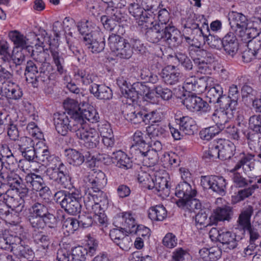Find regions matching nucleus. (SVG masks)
I'll return each mask as SVG.
<instances>
[{"mask_svg":"<svg viewBox=\"0 0 261 261\" xmlns=\"http://www.w3.org/2000/svg\"><path fill=\"white\" fill-rule=\"evenodd\" d=\"M100 20L104 28L112 32L110 35H121L124 33V24L120 25L112 16L107 14L102 15Z\"/></svg>","mask_w":261,"mask_h":261,"instance_id":"obj_26","label":"nucleus"},{"mask_svg":"<svg viewBox=\"0 0 261 261\" xmlns=\"http://www.w3.org/2000/svg\"><path fill=\"white\" fill-rule=\"evenodd\" d=\"M12 252L14 255L21 259V260L27 261L32 260L34 257L33 250L28 245H23L20 240V242H16L12 248Z\"/></svg>","mask_w":261,"mask_h":261,"instance_id":"obj_28","label":"nucleus"},{"mask_svg":"<svg viewBox=\"0 0 261 261\" xmlns=\"http://www.w3.org/2000/svg\"><path fill=\"white\" fill-rule=\"evenodd\" d=\"M84 181L88 187L83 195L87 210H93L96 212L98 207H107L108 199L106 194L102 191L107 183L105 174L101 170L90 173L85 177Z\"/></svg>","mask_w":261,"mask_h":261,"instance_id":"obj_1","label":"nucleus"},{"mask_svg":"<svg viewBox=\"0 0 261 261\" xmlns=\"http://www.w3.org/2000/svg\"><path fill=\"white\" fill-rule=\"evenodd\" d=\"M253 213V208L251 206L243 208L239 215L234 230L240 231L243 236H245L246 229L252 225L251 223V217Z\"/></svg>","mask_w":261,"mask_h":261,"instance_id":"obj_12","label":"nucleus"},{"mask_svg":"<svg viewBox=\"0 0 261 261\" xmlns=\"http://www.w3.org/2000/svg\"><path fill=\"white\" fill-rule=\"evenodd\" d=\"M12 190H7L4 195V200L12 211L21 212L24 208V201L19 196L11 195Z\"/></svg>","mask_w":261,"mask_h":261,"instance_id":"obj_27","label":"nucleus"},{"mask_svg":"<svg viewBox=\"0 0 261 261\" xmlns=\"http://www.w3.org/2000/svg\"><path fill=\"white\" fill-rule=\"evenodd\" d=\"M240 96V93L238 86L236 85H232L230 86L228 91V98L229 99L227 100V102L225 105L236 109Z\"/></svg>","mask_w":261,"mask_h":261,"instance_id":"obj_53","label":"nucleus"},{"mask_svg":"<svg viewBox=\"0 0 261 261\" xmlns=\"http://www.w3.org/2000/svg\"><path fill=\"white\" fill-rule=\"evenodd\" d=\"M106 14L113 17L115 21L119 24L127 22L129 18L128 15L120 9L107 8L106 9Z\"/></svg>","mask_w":261,"mask_h":261,"instance_id":"obj_48","label":"nucleus"},{"mask_svg":"<svg viewBox=\"0 0 261 261\" xmlns=\"http://www.w3.org/2000/svg\"><path fill=\"white\" fill-rule=\"evenodd\" d=\"M82 196L79 191L72 192L70 194L65 195L64 199L60 201V205L62 208L71 215L79 214L82 208L80 201Z\"/></svg>","mask_w":261,"mask_h":261,"instance_id":"obj_9","label":"nucleus"},{"mask_svg":"<svg viewBox=\"0 0 261 261\" xmlns=\"http://www.w3.org/2000/svg\"><path fill=\"white\" fill-rule=\"evenodd\" d=\"M155 15L156 14L154 13V11H144L143 14L138 19L139 24L141 25L145 24V27L148 29L151 27L152 25H154L153 22Z\"/></svg>","mask_w":261,"mask_h":261,"instance_id":"obj_55","label":"nucleus"},{"mask_svg":"<svg viewBox=\"0 0 261 261\" xmlns=\"http://www.w3.org/2000/svg\"><path fill=\"white\" fill-rule=\"evenodd\" d=\"M207 44L212 48L220 49L222 47V39L209 33L205 37Z\"/></svg>","mask_w":261,"mask_h":261,"instance_id":"obj_62","label":"nucleus"},{"mask_svg":"<svg viewBox=\"0 0 261 261\" xmlns=\"http://www.w3.org/2000/svg\"><path fill=\"white\" fill-rule=\"evenodd\" d=\"M79 119H82L83 121L82 122L77 121L75 122L76 124L79 123L83 124V125H87L86 124V120H88L92 123L97 122L98 121L99 117L98 113L95 109L92 107H88L87 109H81L80 112Z\"/></svg>","mask_w":261,"mask_h":261,"instance_id":"obj_38","label":"nucleus"},{"mask_svg":"<svg viewBox=\"0 0 261 261\" xmlns=\"http://www.w3.org/2000/svg\"><path fill=\"white\" fill-rule=\"evenodd\" d=\"M67 161L70 164L74 166H79L84 162V156L79 151L73 149L66 150Z\"/></svg>","mask_w":261,"mask_h":261,"instance_id":"obj_50","label":"nucleus"},{"mask_svg":"<svg viewBox=\"0 0 261 261\" xmlns=\"http://www.w3.org/2000/svg\"><path fill=\"white\" fill-rule=\"evenodd\" d=\"M146 131L151 138H165L167 134V127L166 125L159 122L155 124H151L146 128Z\"/></svg>","mask_w":261,"mask_h":261,"instance_id":"obj_39","label":"nucleus"},{"mask_svg":"<svg viewBox=\"0 0 261 261\" xmlns=\"http://www.w3.org/2000/svg\"><path fill=\"white\" fill-rule=\"evenodd\" d=\"M112 159L113 163H116V166L119 168L127 170L133 167L132 159L121 150L113 152Z\"/></svg>","mask_w":261,"mask_h":261,"instance_id":"obj_31","label":"nucleus"},{"mask_svg":"<svg viewBox=\"0 0 261 261\" xmlns=\"http://www.w3.org/2000/svg\"><path fill=\"white\" fill-rule=\"evenodd\" d=\"M36 162L41 163L43 165L49 166L48 169H52L59 164L60 158L54 154H51L47 147L43 146L42 148L37 149Z\"/></svg>","mask_w":261,"mask_h":261,"instance_id":"obj_14","label":"nucleus"},{"mask_svg":"<svg viewBox=\"0 0 261 261\" xmlns=\"http://www.w3.org/2000/svg\"><path fill=\"white\" fill-rule=\"evenodd\" d=\"M167 215V211L163 205H156L148 210V217L153 221H163Z\"/></svg>","mask_w":261,"mask_h":261,"instance_id":"obj_42","label":"nucleus"},{"mask_svg":"<svg viewBox=\"0 0 261 261\" xmlns=\"http://www.w3.org/2000/svg\"><path fill=\"white\" fill-rule=\"evenodd\" d=\"M234 110L235 109L226 105L221 106L219 109H216L212 115V119L216 124L215 126L218 127L221 131L224 129L233 117Z\"/></svg>","mask_w":261,"mask_h":261,"instance_id":"obj_7","label":"nucleus"},{"mask_svg":"<svg viewBox=\"0 0 261 261\" xmlns=\"http://www.w3.org/2000/svg\"><path fill=\"white\" fill-rule=\"evenodd\" d=\"M29 214L28 221L31 227L35 230L43 229L45 226H48L51 228H55L57 225L58 222L50 221L49 220L46 218L31 214Z\"/></svg>","mask_w":261,"mask_h":261,"instance_id":"obj_30","label":"nucleus"},{"mask_svg":"<svg viewBox=\"0 0 261 261\" xmlns=\"http://www.w3.org/2000/svg\"><path fill=\"white\" fill-rule=\"evenodd\" d=\"M116 226L123 229L126 233H133L137 227L135 219L129 213H122L116 218Z\"/></svg>","mask_w":261,"mask_h":261,"instance_id":"obj_16","label":"nucleus"},{"mask_svg":"<svg viewBox=\"0 0 261 261\" xmlns=\"http://www.w3.org/2000/svg\"><path fill=\"white\" fill-rule=\"evenodd\" d=\"M90 91L99 99L110 100L113 96L112 90L105 85L93 84L90 87Z\"/></svg>","mask_w":261,"mask_h":261,"instance_id":"obj_32","label":"nucleus"},{"mask_svg":"<svg viewBox=\"0 0 261 261\" xmlns=\"http://www.w3.org/2000/svg\"><path fill=\"white\" fill-rule=\"evenodd\" d=\"M48 204L43 202H35L29 209V214L46 218L50 221L58 222Z\"/></svg>","mask_w":261,"mask_h":261,"instance_id":"obj_18","label":"nucleus"},{"mask_svg":"<svg viewBox=\"0 0 261 261\" xmlns=\"http://www.w3.org/2000/svg\"><path fill=\"white\" fill-rule=\"evenodd\" d=\"M147 137L146 135L143 134L141 131L137 130L133 135L134 144L131 148L132 152L134 151V154H135L145 145H149L147 143Z\"/></svg>","mask_w":261,"mask_h":261,"instance_id":"obj_44","label":"nucleus"},{"mask_svg":"<svg viewBox=\"0 0 261 261\" xmlns=\"http://www.w3.org/2000/svg\"><path fill=\"white\" fill-rule=\"evenodd\" d=\"M72 130L85 147L93 149L98 145L100 137L95 129L81 123L74 124Z\"/></svg>","mask_w":261,"mask_h":261,"instance_id":"obj_3","label":"nucleus"},{"mask_svg":"<svg viewBox=\"0 0 261 261\" xmlns=\"http://www.w3.org/2000/svg\"><path fill=\"white\" fill-rule=\"evenodd\" d=\"M222 47L225 53L233 57L239 49V43L234 33L229 32L222 38Z\"/></svg>","mask_w":261,"mask_h":261,"instance_id":"obj_25","label":"nucleus"},{"mask_svg":"<svg viewBox=\"0 0 261 261\" xmlns=\"http://www.w3.org/2000/svg\"><path fill=\"white\" fill-rule=\"evenodd\" d=\"M105 36L100 31L94 32V34H87L83 37L85 46L88 51L98 54L103 50L105 46Z\"/></svg>","mask_w":261,"mask_h":261,"instance_id":"obj_8","label":"nucleus"},{"mask_svg":"<svg viewBox=\"0 0 261 261\" xmlns=\"http://www.w3.org/2000/svg\"><path fill=\"white\" fill-rule=\"evenodd\" d=\"M25 56L21 51H17L13 53L11 56V60L8 62L10 68L15 67L16 68L15 72L17 74H20L22 72V69L20 67L21 64L24 62Z\"/></svg>","mask_w":261,"mask_h":261,"instance_id":"obj_45","label":"nucleus"},{"mask_svg":"<svg viewBox=\"0 0 261 261\" xmlns=\"http://www.w3.org/2000/svg\"><path fill=\"white\" fill-rule=\"evenodd\" d=\"M75 76L77 80L86 85L92 83L96 79V77L91 73L88 69H79L75 72Z\"/></svg>","mask_w":261,"mask_h":261,"instance_id":"obj_46","label":"nucleus"},{"mask_svg":"<svg viewBox=\"0 0 261 261\" xmlns=\"http://www.w3.org/2000/svg\"><path fill=\"white\" fill-rule=\"evenodd\" d=\"M64 106L66 109L67 114L70 116V118L72 119V123L73 125L76 124L75 122L77 121L79 122H83L82 119H79L80 112L82 108L79 107L78 103L74 100H69L68 101L64 102ZM80 124L79 123L77 124Z\"/></svg>","mask_w":261,"mask_h":261,"instance_id":"obj_34","label":"nucleus"},{"mask_svg":"<svg viewBox=\"0 0 261 261\" xmlns=\"http://www.w3.org/2000/svg\"><path fill=\"white\" fill-rule=\"evenodd\" d=\"M71 255L72 261H85L89 253L87 248L79 246L72 249Z\"/></svg>","mask_w":261,"mask_h":261,"instance_id":"obj_57","label":"nucleus"},{"mask_svg":"<svg viewBox=\"0 0 261 261\" xmlns=\"http://www.w3.org/2000/svg\"><path fill=\"white\" fill-rule=\"evenodd\" d=\"M191 183L187 182H180L175 188V195L179 199L177 202L185 201L189 198L195 197L197 191L194 188H192Z\"/></svg>","mask_w":261,"mask_h":261,"instance_id":"obj_22","label":"nucleus"},{"mask_svg":"<svg viewBox=\"0 0 261 261\" xmlns=\"http://www.w3.org/2000/svg\"><path fill=\"white\" fill-rule=\"evenodd\" d=\"M66 42L68 44V54L69 56L75 57L79 61L83 58V50L78 47L74 39L66 38Z\"/></svg>","mask_w":261,"mask_h":261,"instance_id":"obj_49","label":"nucleus"},{"mask_svg":"<svg viewBox=\"0 0 261 261\" xmlns=\"http://www.w3.org/2000/svg\"><path fill=\"white\" fill-rule=\"evenodd\" d=\"M254 155L250 153H243L234 166L233 170L236 171L241 167L245 170L251 171L254 168Z\"/></svg>","mask_w":261,"mask_h":261,"instance_id":"obj_40","label":"nucleus"},{"mask_svg":"<svg viewBox=\"0 0 261 261\" xmlns=\"http://www.w3.org/2000/svg\"><path fill=\"white\" fill-rule=\"evenodd\" d=\"M144 123L147 124H155L160 121L161 117L156 111H148L144 110Z\"/></svg>","mask_w":261,"mask_h":261,"instance_id":"obj_60","label":"nucleus"},{"mask_svg":"<svg viewBox=\"0 0 261 261\" xmlns=\"http://www.w3.org/2000/svg\"><path fill=\"white\" fill-rule=\"evenodd\" d=\"M147 188L152 190L154 193L160 195L169 193L168 183L164 178H156L155 181L151 179L150 184L147 185Z\"/></svg>","mask_w":261,"mask_h":261,"instance_id":"obj_37","label":"nucleus"},{"mask_svg":"<svg viewBox=\"0 0 261 261\" xmlns=\"http://www.w3.org/2000/svg\"><path fill=\"white\" fill-rule=\"evenodd\" d=\"M46 174L50 179L59 186L60 188L66 189L71 185V177L65 165L61 161L52 169H47Z\"/></svg>","mask_w":261,"mask_h":261,"instance_id":"obj_5","label":"nucleus"},{"mask_svg":"<svg viewBox=\"0 0 261 261\" xmlns=\"http://www.w3.org/2000/svg\"><path fill=\"white\" fill-rule=\"evenodd\" d=\"M236 233L237 232L232 233L229 231L221 232L219 242L222 244L221 247L225 251L228 252L229 250L236 249L238 245V242L244 238V236L242 234L237 235Z\"/></svg>","mask_w":261,"mask_h":261,"instance_id":"obj_13","label":"nucleus"},{"mask_svg":"<svg viewBox=\"0 0 261 261\" xmlns=\"http://www.w3.org/2000/svg\"><path fill=\"white\" fill-rule=\"evenodd\" d=\"M30 50H32L31 56L33 58L31 61L41 66L43 69H45V70H48L53 72L54 70L53 66L49 62H46V58L48 56L47 53L44 49L40 51L34 50L32 48Z\"/></svg>","mask_w":261,"mask_h":261,"instance_id":"obj_33","label":"nucleus"},{"mask_svg":"<svg viewBox=\"0 0 261 261\" xmlns=\"http://www.w3.org/2000/svg\"><path fill=\"white\" fill-rule=\"evenodd\" d=\"M163 44H166L169 47H177L182 42L179 32L173 26L165 27Z\"/></svg>","mask_w":261,"mask_h":261,"instance_id":"obj_19","label":"nucleus"},{"mask_svg":"<svg viewBox=\"0 0 261 261\" xmlns=\"http://www.w3.org/2000/svg\"><path fill=\"white\" fill-rule=\"evenodd\" d=\"M244 134L249 141V145L257 148L259 152H261V137L259 136L258 133L248 132L246 134L244 132Z\"/></svg>","mask_w":261,"mask_h":261,"instance_id":"obj_59","label":"nucleus"},{"mask_svg":"<svg viewBox=\"0 0 261 261\" xmlns=\"http://www.w3.org/2000/svg\"><path fill=\"white\" fill-rule=\"evenodd\" d=\"M45 70L40 65L31 60L28 61L24 73L27 81L31 83L34 87H37L40 81L44 82L50 80L54 76V73Z\"/></svg>","mask_w":261,"mask_h":261,"instance_id":"obj_2","label":"nucleus"},{"mask_svg":"<svg viewBox=\"0 0 261 261\" xmlns=\"http://www.w3.org/2000/svg\"><path fill=\"white\" fill-rule=\"evenodd\" d=\"M124 115L125 119L132 123L137 124L144 122V110L137 111H132L124 113Z\"/></svg>","mask_w":261,"mask_h":261,"instance_id":"obj_56","label":"nucleus"},{"mask_svg":"<svg viewBox=\"0 0 261 261\" xmlns=\"http://www.w3.org/2000/svg\"><path fill=\"white\" fill-rule=\"evenodd\" d=\"M49 50L54 62L57 67V71L61 75L64 74L66 72V70L64 67L65 61L62 55L59 54L58 48L56 47H54L50 45Z\"/></svg>","mask_w":261,"mask_h":261,"instance_id":"obj_43","label":"nucleus"},{"mask_svg":"<svg viewBox=\"0 0 261 261\" xmlns=\"http://www.w3.org/2000/svg\"><path fill=\"white\" fill-rule=\"evenodd\" d=\"M33 239L35 243L44 250H47L51 243V237L47 232L36 233L33 236Z\"/></svg>","mask_w":261,"mask_h":261,"instance_id":"obj_52","label":"nucleus"},{"mask_svg":"<svg viewBox=\"0 0 261 261\" xmlns=\"http://www.w3.org/2000/svg\"><path fill=\"white\" fill-rule=\"evenodd\" d=\"M54 121L56 129L59 134L65 136L69 130L74 132L72 130V119L69 120L65 113L55 114Z\"/></svg>","mask_w":261,"mask_h":261,"instance_id":"obj_17","label":"nucleus"},{"mask_svg":"<svg viewBox=\"0 0 261 261\" xmlns=\"http://www.w3.org/2000/svg\"><path fill=\"white\" fill-rule=\"evenodd\" d=\"M2 98L3 96L8 99L18 100L22 96V91L19 86L14 83L8 82L3 84L0 88Z\"/></svg>","mask_w":261,"mask_h":261,"instance_id":"obj_20","label":"nucleus"},{"mask_svg":"<svg viewBox=\"0 0 261 261\" xmlns=\"http://www.w3.org/2000/svg\"><path fill=\"white\" fill-rule=\"evenodd\" d=\"M233 215L232 209L230 206H219L213 210V213L210 217L212 224H217L220 221H229Z\"/></svg>","mask_w":261,"mask_h":261,"instance_id":"obj_21","label":"nucleus"},{"mask_svg":"<svg viewBox=\"0 0 261 261\" xmlns=\"http://www.w3.org/2000/svg\"><path fill=\"white\" fill-rule=\"evenodd\" d=\"M150 148L149 145H145L135 154L147 166H153L157 162L156 152Z\"/></svg>","mask_w":261,"mask_h":261,"instance_id":"obj_24","label":"nucleus"},{"mask_svg":"<svg viewBox=\"0 0 261 261\" xmlns=\"http://www.w3.org/2000/svg\"><path fill=\"white\" fill-rule=\"evenodd\" d=\"M177 123L179 125L181 130L186 134L193 135L196 130V124L194 120L190 117L186 116L179 118H176Z\"/></svg>","mask_w":261,"mask_h":261,"instance_id":"obj_35","label":"nucleus"},{"mask_svg":"<svg viewBox=\"0 0 261 261\" xmlns=\"http://www.w3.org/2000/svg\"><path fill=\"white\" fill-rule=\"evenodd\" d=\"M220 132L221 130L218 127L214 125L202 129L199 133V136L201 139L208 141Z\"/></svg>","mask_w":261,"mask_h":261,"instance_id":"obj_58","label":"nucleus"},{"mask_svg":"<svg viewBox=\"0 0 261 261\" xmlns=\"http://www.w3.org/2000/svg\"><path fill=\"white\" fill-rule=\"evenodd\" d=\"M178 206L186 207L187 208L189 209L191 211H193L197 213L198 211H201L202 208V205L201 202L197 199L193 198H189L185 201L176 202Z\"/></svg>","mask_w":261,"mask_h":261,"instance_id":"obj_51","label":"nucleus"},{"mask_svg":"<svg viewBox=\"0 0 261 261\" xmlns=\"http://www.w3.org/2000/svg\"><path fill=\"white\" fill-rule=\"evenodd\" d=\"M182 103L187 109L193 112H208L211 107L201 97L195 94L188 95L182 100Z\"/></svg>","mask_w":261,"mask_h":261,"instance_id":"obj_10","label":"nucleus"},{"mask_svg":"<svg viewBox=\"0 0 261 261\" xmlns=\"http://www.w3.org/2000/svg\"><path fill=\"white\" fill-rule=\"evenodd\" d=\"M229 24L231 30L238 36H242L244 30L248 27V20L247 17L241 13L232 12L229 17Z\"/></svg>","mask_w":261,"mask_h":261,"instance_id":"obj_11","label":"nucleus"},{"mask_svg":"<svg viewBox=\"0 0 261 261\" xmlns=\"http://www.w3.org/2000/svg\"><path fill=\"white\" fill-rule=\"evenodd\" d=\"M161 77L167 85H175L179 82L180 73L177 72H170L167 68H164L161 72Z\"/></svg>","mask_w":261,"mask_h":261,"instance_id":"obj_54","label":"nucleus"},{"mask_svg":"<svg viewBox=\"0 0 261 261\" xmlns=\"http://www.w3.org/2000/svg\"><path fill=\"white\" fill-rule=\"evenodd\" d=\"M165 27L160 24H155L152 27L148 28L146 32V38L148 41L163 44Z\"/></svg>","mask_w":261,"mask_h":261,"instance_id":"obj_29","label":"nucleus"},{"mask_svg":"<svg viewBox=\"0 0 261 261\" xmlns=\"http://www.w3.org/2000/svg\"><path fill=\"white\" fill-rule=\"evenodd\" d=\"M220 159L226 160L231 158L234 154L236 146L228 140L220 139L219 141Z\"/></svg>","mask_w":261,"mask_h":261,"instance_id":"obj_36","label":"nucleus"},{"mask_svg":"<svg viewBox=\"0 0 261 261\" xmlns=\"http://www.w3.org/2000/svg\"><path fill=\"white\" fill-rule=\"evenodd\" d=\"M200 184L204 189H210L220 195L225 194L227 182L223 176H201Z\"/></svg>","mask_w":261,"mask_h":261,"instance_id":"obj_6","label":"nucleus"},{"mask_svg":"<svg viewBox=\"0 0 261 261\" xmlns=\"http://www.w3.org/2000/svg\"><path fill=\"white\" fill-rule=\"evenodd\" d=\"M20 242V238L10 234L0 235V248L4 250H10L16 242Z\"/></svg>","mask_w":261,"mask_h":261,"instance_id":"obj_47","label":"nucleus"},{"mask_svg":"<svg viewBox=\"0 0 261 261\" xmlns=\"http://www.w3.org/2000/svg\"><path fill=\"white\" fill-rule=\"evenodd\" d=\"M8 35L11 40L17 47H21L22 50L28 49L29 51L32 49V46L27 45L26 37L18 31H10Z\"/></svg>","mask_w":261,"mask_h":261,"instance_id":"obj_41","label":"nucleus"},{"mask_svg":"<svg viewBox=\"0 0 261 261\" xmlns=\"http://www.w3.org/2000/svg\"><path fill=\"white\" fill-rule=\"evenodd\" d=\"M108 45L115 55L123 59H129L133 54V50L128 41L120 35H109Z\"/></svg>","mask_w":261,"mask_h":261,"instance_id":"obj_4","label":"nucleus"},{"mask_svg":"<svg viewBox=\"0 0 261 261\" xmlns=\"http://www.w3.org/2000/svg\"><path fill=\"white\" fill-rule=\"evenodd\" d=\"M155 92L158 97H160L164 100H168L172 96V91L161 86H158L154 89Z\"/></svg>","mask_w":261,"mask_h":261,"instance_id":"obj_64","label":"nucleus"},{"mask_svg":"<svg viewBox=\"0 0 261 261\" xmlns=\"http://www.w3.org/2000/svg\"><path fill=\"white\" fill-rule=\"evenodd\" d=\"M132 86L139 96H145L147 98H151V93L150 92L149 88L144 83L137 82L134 83Z\"/></svg>","mask_w":261,"mask_h":261,"instance_id":"obj_61","label":"nucleus"},{"mask_svg":"<svg viewBox=\"0 0 261 261\" xmlns=\"http://www.w3.org/2000/svg\"><path fill=\"white\" fill-rule=\"evenodd\" d=\"M249 127L256 133L261 132V116L259 115H254L249 119Z\"/></svg>","mask_w":261,"mask_h":261,"instance_id":"obj_63","label":"nucleus"},{"mask_svg":"<svg viewBox=\"0 0 261 261\" xmlns=\"http://www.w3.org/2000/svg\"><path fill=\"white\" fill-rule=\"evenodd\" d=\"M206 90L207 91L206 97L209 99L210 102H221V99L223 97V91L222 87L216 80L210 77Z\"/></svg>","mask_w":261,"mask_h":261,"instance_id":"obj_15","label":"nucleus"},{"mask_svg":"<svg viewBox=\"0 0 261 261\" xmlns=\"http://www.w3.org/2000/svg\"><path fill=\"white\" fill-rule=\"evenodd\" d=\"M25 180L28 186L31 188L32 190L39 191L40 195L41 193L47 192L49 190L44 182L43 178L35 173L27 174L25 176Z\"/></svg>","mask_w":261,"mask_h":261,"instance_id":"obj_23","label":"nucleus"}]
</instances>
